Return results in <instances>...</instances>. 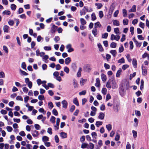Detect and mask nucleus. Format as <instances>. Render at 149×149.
<instances>
[{"label":"nucleus","mask_w":149,"mask_h":149,"mask_svg":"<svg viewBox=\"0 0 149 149\" xmlns=\"http://www.w3.org/2000/svg\"><path fill=\"white\" fill-rule=\"evenodd\" d=\"M106 86L107 88L109 89L112 88L113 89H114L118 87L116 81L114 80L108 81L107 82Z\"/></svg>","instance_id":"f257e3e1"},{"label":"nucleus","mask_w":149,"mask_h":149,"mask_svg":"<svg viewBox=\"0 0 149 149\" xmlns=\"http://www.w3.org/2000/svg\"><path fill=\"white\" fill-rule=\"evenodd\" d=\"M93 11V9L92 8H88V7L84 6L82 10L80 11V15L81 16L84 15H85L86 12H90L92 11Z\"/></svg>","instance_id":"f03ea898"},{"label":"nucleus","mask_w":149,"mask_h":149,"mask_svg":"<svg viewBox=\"0 0 149 149\" xmlns=\"http://www.w3.org/2000/svg\"><path fill=\"white\" fill-rule=\"evenodd\" d=\"M129 88V83L127 81L123 82V83L122 84L121 87H120V88L126 90L128 89Z\"/></svg>","instance_id":"7ed1b4c3"},{"label":"nucleus","mask_w":149,"mask_h":149,"mask_svg":"<svg viewBox=\"0 0 149 149\" xmlns=\"http://www.w3.org/2000/svg\"><path fill=\"white\" fill-rule=\"evenodd\" d=\"M120 37L119 35H115L113 34H112L111 36L110 39L111 40H115L117 41L119 40Z\"/></svg>","instance_id":"20e7f679"},{"label":"nucleus","mask_w":149,"mask_h":149,"mask_svg":"<svg viewBox=\"0 0 149 149\" xmlns=\"http://www.w3.org/2000/svg\"><path fill=\"white\" fill-rule=\"evenodd\" d=\"M66 47L68 52H71L74 50V49L72 47V45L71 44H69L67 45Z\"/></svg>","instance_id":"39448f33"},{"label":"nucleus","mask_w":149,"mask_h":149,"mask_svg":"<svg viewBox=\"0 0 149 149\" xmlns=\"http://www.w3.org/2000/svg\"><path fill=\"white\" fill-rule=\"evenodd\" d=\"M126 89L120 88L119 93L120 95L123 97L126 94Z\"/></svg>","instance_id":"423d86ee"},{"label":"nucleus","mask_w":149,"mask_h":149,"mask_svg":"<svg viewBox=\"0 0 149 149\" xmlns=\"http://www.w3.org/2000/svg\"><path fill=\"white\" fill-rule=\"evenodd\" d=\"M84 69L86 72H90L91 70L90 65L88 64L84 66Z\"/></svg>","instance_id":"0eeeda50"},{"label":"nucleus","mask_w":149,"mask_h":149,"mask_svg":"<svg viewBox=\"0 0 149 149\" xmlns=\"http://www.w3.org/2000/svg\"><path fill=\"white\" fill-rule=\"evenodd\" d=\"M61 103L63 105V108L66 109L67 108L68 103L66 100H63L61 102Z\"/></svg>","instance_id":"6e6552de"},{"label":"nucleus","mask_w":149,"mask_h":149,"mask_svg":"<svg viewBox=\"0 0 149 149\" xmlns=\"http://www.w3.org/2000/svg\"><path fill=\"white\" fill-rule=\"evenodd\" d=\"M133 40L135 44V45L136 46L138 47H140L141 45V42H139L136 40L135 39V37L134 38H133Z\"/></svg>","instance_id":"1a4fd4ad"},{"label":"nucleus","mask_w":149,"mask_h":149,"mask_svg":"<svg viewBox=\"0 0 149 149\" xmlns=\"http://www.w3.org/2000/svg\"><path fill=\"white\" fill-rule=\"evenodd\" d=\"M31 134L32 136L34 137H37L39 135L38 132L36 130L32 131Z\"/></svg>","instance_id":"9d476101"},{"label":"nucleus","mask_w":149,"mask_h":149,"mask_svg":"<svg viewBox=\"0 0 149 149\" xmlns=\"http://www.w3.org/2000/svg\"><path fill=\"white\" fill-rule=\"evenodd\" d=\"M105 115L104 113L102 112H100L99 113L98 118L99 119L103 120L104 118Z\"/></svg>","instance_id":"9b49d317"},{"label":"nucleus","mask_w":149,"mask_h":149,"mask_svg":"<svg viewBox=\"0 0 149 149\" xmlns=\"http://www.w3.org/2000/svg\"><path fill=\"white\" fill-rule=\"evenodd\" d=\"M136 6L135 5H134L132 6V8L128 10L129 12H135L136 11Z\"/></svg>","instance_id":"f8f14e48"},{"label":"nucleus","mask_w":149,"mask_h":149,"mask_svg":"<svg viewBox=\"0 0 149 149\" xmlns=\"http://www.w3.org/2000/svg\"><path fill=\"white\" fill-rule=\"evenodd\" d=\"M57 28V27L56 26L53 25L51 29V32L52 33H54L56 31Z\"/></svg>","instance_id":"ddd939ff"},{"label":"nucleus","mask_w":149,"mask_h":149,"mask_svg":"<svg viewBox=\"0 0 149 149\" xmlns=\"http://www.w3.org/2000/svg\"><path fill=\"white\" fill-rule=\"evenodd\" d=\"M95 85L97 87H99L100 86V80L99 78H97L96 79V83Z\"/></svg>","instance_id":"4468645a"},{"label":"nucleus","mask_w":149,"mask_h":149,"mask_svg":"<svg viewBox=\"0 0 149 149\" xmlns=\"http://www.w3.org/2000/svg\"><path fill=\"white\" fill-rule=\"evenodd\" d=\"M71 61V58L69 57L65 59V62L66 65H68Z\"/></svg>","instance_id":"2eb2a0df"},{"label":"nucleus","mask_w":149,"mask_h":149,"mask_svg":"<svg viewBox=\"0 0 149 149\" xmlns=\"http://www.w3.org/2000/svg\"><path fill=\"white\" fill-rule=\"evenodd\" d=\"M113 25L115 26H118L119 24V22L117 20L115 19L112 20Z\"/></svg>","instance_id":"dca6fc26"},{"label":"nucleus","mask_w":149,"mask_h":149,"mask_svg":"<svg viewBox=\"0 0 149 149\" xmlns=\"http://www.w3.org/2000/svg\"><path fill=\"white\" fill-rule=\"evenodd\" d=\"M82 71V69L81 68H79L77 72V75L78 77H80L81 75V72Z\"/></svg>","instance_id":"f3484780"},{"label":"nucleus","mask_w":149,"mask_h":149,"mask_svg":"<svg viewBox=\"0 0 149 149\" xmlns=\"http://www.w3.org/2000/svg\"><path fill=\"white\" fill-rule=\"evenodd\" d=\"M42 141L44 143L46 142L47 141H48L49 140V138L47 136H43L42 137Z\"/></svg>","instance_id":"a211bd4d"},{"label":"nucleus","mask_w":149,"mask_h":149,"mask_svg":"<svg viewBox=\"0 0 149 149\" xmlns=\"http://www.w3.org/2000/svg\"><path fill=\"white\" fill-rule=\"evenodd\" d=\"M88 143H83L81 144V148L82 149H84L86 148H88Z\"/></svg>","instance_id":"6ab92c4d"},{"label":"nucleus","mask_w":149,"mask_h":149,"mask_svg":"<svg viewBox=\"0 0 149 149\" xmlns=\"http://www.w3.org/2000/svg\"><path fill=\"white\" fill-rule=\"evenodd\" d=\"M110 52L114 57L116 56L117 54V52L115 50H111L110 51Z\"/></svg>","instance_id":"aec40b11"},{"label":"nucleus","mask_w":149,"mask_h":149,"mask_svg":"<svg viewBox=\"0 0 149 149\" xmlns=\"http://www.w3.org/2000/svg\"><path fill=\"white\" fill-rule=\"evenodd\" d=\"M60 136L62 138H65L67 137V134L66 133L62 132L60 133Z\"/></svg>","instance_id":"412c9836"},{"label":"nucleus","mask_w":149,"mask_h":149,"mask_svg":"<svg viewBox=\"0 0 149 149\" xmlns=\"http://www.w3.org/2000/svg\"><path fill=\"white\" fill-rule=\"evenodd\" d=\"M101 77L103 81H105L107 80V77L104 74L102 73L101 74Z\"/></svg>","instance_id":"4be33fe9"},{"label":"nucleus","mask_w":149,"mask_h":149,"mask_svg":"<svg viewBox=\"0 0 149 149\" xmlns=\"http://www.w3.org/2000/svg\"><path fill=\"white\" fill-rule=\"evenodd\" d=\"M49 58V56L47 55H45L42 57L43 61H44L45 63H47V61L46 60Z\"/></svg>","instance_id":"5701e85b"},{"label":"nucleus","mask_w":149,"mask_h":149,"mask_svg":"<svg viewBox=\"0 0 149 149\" xmlns=\"http://www.w3.org/2000/svg\"><path fill=\"white\" fill-rule=\"evenodd\" d=\"M101 27V25L100 22H98L95 23V28L96 29L97 27L100 28Z\"/></svg>","instance_id":"b1692460"},{"label":"nucleus","mask_w":149,"mask_h":149,"mask_svg":"<svg viewBox=\"0 0 149 149\" xmlns=\"http://www.w3.org/2000/svg\"><path fill=\"white\" fill-rule=\"evenodd\" d=\"M132 64L134 68H136L137 67V61L136 59L133 60Z\"/></svg>","instance_id":"393cba45"},{"label":"nucleus","mask_w":149,"mask_h":149,"mask_svg":"<svg viewBox=\"0 0 149 149\" xmlns=\"http://www.w3.org/2000/svg\"><path fill=\"white\" fill-rule=\"evenodd\" d=\"M92 33L94 36L95 37L97 34V30L96 29H94L92 31Z\"/></svg>","instance_id":"a878e982"},{"label":"nucleus","mask_w":149,"mask_h":149,"mask_svg":"<svg viewBox=\"0 0 149 149\" xmlns=\"http://www.w3.org/2000/svg\"><path fill=\"white\" fill-rule=\"evenodd\" d=\"M114 31L116 35H119L120 34V31L118 28H116L114 29Z\"/></svg>","instance_id":"bb28decb"},{"label":"nucleus","mask_w":149,"mask_h":149,"mask_svg":"<svg viewBox=\"0 0 149 149\" xmlns=\"http://www.w3.org/2000/svg\"><path fill=\"white\" fill-rule=\"evenodd\" d=\"M80 21L81 24L82 25H84L86 24V21L84 18H80Z\"/></svg>","instance_id":"cd10ccee"},{"label":"nucleus","mask_w":149,"mask_h":149,"mask_svg":"<svg viewBox=\"0 0 149 149\" xmlns=\"http://www.w3.org/2000/svg\"><path fill=\"white\" fill-rule=\"evenodd\" d=\"M106 127L108 131H110L112 129V125L109 124L106 126Z\"/></svg>","instance_id":"c85d7f7f"},{"label":"nucleus","mask_w":149,"mask_h":149,"mask_svg":"<svg viewBox=\"0 0 149 149\" xmlns=\"http://www.w3.org/2000/svg\"><path fill=\"white\" fill-rule=\"evenodd\" d=\"M121 72L122 70L121 68H120L117 72L116 75V77H119Z\"/></svg>","instance_id":"c756f323"},{"label":"nucleus","mask_w":149,"mask_h":149,"mask_svg":"<svg viewBox=\"0 0 149 149\" xmlns=\"http://www.w3.org/2000/svg\"><path fill=\"white\" fill-rule=\"evenodd\" d=\"M56 118L53 116H51L50 119V122L53 124H54L55 123Z\"/></svg>","instance_id":"7c9ffc66"},{"label":"nucleus","mask_w":149,"mask_h":149,"mask_svg":"<svg viewBox=\"0 0 149 149\" xmlns=\"http://www.w3.org/2000/svg\"><path fill=\"white\" fill-rule=\"evenodd\" d=\"M73 102L77 106H79V102L77 98H75L73 99Z\"/></svg>","instance_id":"2f4dec72"},{"label":"nucleus","mask_w":149,"mask_h":149,"mask_svg":"<svg viewBox=\"0 0 149 149\" xmlns=\"http://www.w3.org/2000/svg\"><path fill=\"white\" fill-rule=\"evenodd\" d=\"M9 26L6 25H5L3 26V31L5 32H8V31Z\"/></svg>","instance_id":"473e14b6"},{"label":"nucleus","mask_w":149,"mask_h":149,"mask_svg":"<svg viewBox=\"0 0 149 149\" xmlns=\"http://www.w3.org/2000/svg\"><path fill=\"white\" fill-rule=\"evenodd\" d=\"M87 80L83 79L82 78L81 79L80 83L81 85H83L86 81Z\"/></svg>","instance_id":"72a5a7b5"},{"label":"nucleus","mask_w":149,"mask_h":149,"mask_svg":"<svg viewBox=\"0 0 149 149\" xmlns=\"http://www.w3.org/2000/svg\"><path fill=\"white\" fill-rule=\"evenodd\" d=\"M116 43L114 42H112L110 44V47L112 48H115L116 47Z\"/></svg>","instance_id":"f704fd0d"},{"label":"nucleus","mask_w":149,"mask_h":149,"mask_svg":"<svg viewBox=\"0 0 149 149\" xmlns=\"http://www.w3.org/2000/svg\"><path fill=\"white\" fill-rule=\"evenodd\" d=\"M103 123L102 121H96L95 125L97 127H99L100 125H102Z\"/></svg>","instance_id":"c9c22d12"},{"label":"nucleus","mask_w":149,"mask_h":149,"mask_svg":"<svg viewBox=\"0 0 149 149\" xmlns=\"http://www.w3.org/2000/svg\"><path fill=\"white\" fill-rule=\"evenodd\" d=\"M19 71L21 72V74L22 75H23L26 76L28 75V74L27 73H26L24 71L22 70L21 69H19Z\"/></svg>","instance_id":"e433bc0d"},{"label":"nucleus","mask_w":149,"mask_h":149,"mask_svg":"<svg viewBox=\"0 0 149 149\" xmlns=\"http://www.w3.org/2000/svg\"><path fill=\"white\" fill-rule=\"evenodd\" d=\"M64 71L67 74H68L69 72V69L67 66L64 67L63 68Z\"/></svg>","instance_id":"4c0bfd02"},{"label":"nucleus","mask_w":149,"mask_h":149,"mask_svg":"<svg viewBox=\"0 0 149 149\" xmlns=\"http://www.w3.org/2000/svg\"><path fill=\"white\" fill-rule=\"evenodd\" d=\"M3 15H9L10 14V11L8 10H6L3 11L2 13Z\"/></svg>","instance_id":"58836bf2"},{"label":"nucleus","mask_w":149,"mask_h":149,"mask_svg":"<svg viewBox=\"0 0 149 149\" xmlns=\"http://www.w3.org/2000/svg\"><path fill=\"white\" fill-rule=\"evenodd\" d=\"M127 13L126 10L124 9L123 10V15L124 17H126L127 15Z\"/></svg>","instance_id":"ea45409f"},{"label":"nucleus","mask_w":149,"mask_h":149,"mask_svg":"<svg viewBox=\"0 0 149 149\" xmlns=\"http://www.w3.org/2000/svg\"><path fill=\"white\" fill-rule=\"evenodd\" d=\"M118 63H125V59L123 57L119 59L118 61Z\"/></svg>","instance_id":"a19ab883"},{"label":"nucleus","mask_w":149,"mask_h":149,"mask_svg":"<svg viewBox=\"0 0 149 149\" xmlns=\"http://www.w3.org/2000/svg\"><path fill=\"white\" fill-rule=\"evenodd\" d=\"M16 6L14 4H12L10 6V8L11 9H12V10H13L14 11L16 9Z\"/></svg>","instance_id":"79ce46f5"},{"label":"nucleus","mask_w":149,"mask_h":149,"mask_svg":"<svg viewBox=\"0 0 149 149\" xmlns=\"http://www.w3.org/2000/svg\"><path fill=\"white\" fill-rule=\"evenodd\" d=\"M107 92V89L105 88H103L102 90V93L104 95L106 94Z\"/></svg>","instance_id":"37998d69"},{"label":"nucleus","mask_w":149,"mask_h":149,"mask_svg":"<svg viewBox=\"0 0 149 149\" xmlns=\"http://www.w3.org/2000/svg\"><path fill=\"white\" fill-rule=\"evenodd\" d=\"M91 135L93 139H96L97 138V134L95 132H93L91 133Z\"/></svg>","instance_id":"c03bdc74"},{"label":"nucleus","mask_w":149,"mask_h":149,"mask_svg":"<svg viewBox=\"0 0 149 149\" xmlns=\"http://www.w3.org/2000/svg\"><path fill=\"white\" fill-rule=\"evenodd\" d=\"M21 67L24 70H26V65L25 63L24 62H23L22 63L21 65Z\"/></svg>","instance_id":"a18cd8bd"},{"label":"nucleus","mask_w":149,"mask_h":149,"mask_svg":"<svg viewBox=\"0 0 149 149\" xmlns=\"http://www.w3.org/2000/svg\"><path fill=\"white\" fill-rule=\"evenodd\" d=\"M95 5L97 6L98 9H100L102 6V5L101 3H96Z\"/></svg>","instance_id":"49530a36"},{"label":"nucleus","mask_w":149,"mask_h":149,"mask_svg":"<svg viewBox=\"0 0 149 149\" xmlns=\"http://www.w3.org/2000/svg\"><path fill=\"white\" fill-rule=\"evenodd\" d=\"M97 46L98 48H99V50L100 51L102 52L103 51V49L102 46L100 43L98 44Z\"/></svg>","instance_id":"de8ad7c7"},{"label":"nucleus","mask_w":149,"mask_h":149,"mask_svg":"<svg viewBox=\"0 0 149 149\" xmlns=\"http://www.w3.org/2000/svg\"><path fill=\"white\" fill-rule=\"evenodd\" d=\"M91 17L92 20L93 21L95 20L96 19L95 15L94 13H93L92 14Z\"/></svg>","instance_id":"09e8293b"},{"label":"nucleus","mask_w":149,"mask_h":149,"mask_svg":"<svg viewBox=\"0 0 149 149\" xmlns=\"http://www.w3.org/2000/svg\"><path fill=\"white\" fill-rule=\"evenodd\" d=\"M5 77V74L4 72L3 71L0 72V78H4Z\"/></svg>","instance_id":"8fccbe9b"},{"label":"nucleus","mask_w":149,"mask_h":149,"mask_svg":"<svg viewBox=\"0 0 149 149\" xmlns=\"http://www.w3.org/2000/svg\"><path fill=\"white\" fill-rule=\"evenodd\" d=\"M3 49L6 53L7 54L8 53V49L6 46H3Z\"/></svg>","instance_id":"3c124183"},{"label":"nucleus","mask_w":149,"mask_h":149,"mask_svg":"<svg viewBox=\"0 0 149 149\" xmlns=\"http://www.w3.org/2000/svg\"><path fill=\"white\" fill-rule=\"evenodd\" d=\"M124 49L123 46L122 45L119 48L118 51L120 53H121L123 52L124 51Z\"/></svg>","instance_id":"603ef678"},{"label":"nucleus","mask_w":149,"mask_h":149,"mask_svg":"<svg viewBox=\"0 0 149 149\" xmlns=\"http://www.w3.org/2000/svg\"><path fill=\"white\" fill-rule=\"evenodd\" d=\"M38 99L39 100H42L45 99V97L43 95H40L38 96Z\"/></svg>","instance_id":"864d4df0"},{"label":"nucleus","mask_w":149,"mask_h":149,"mask_svg":"<svg viewBox=\"0 0 149 149\" xmlns=\"http://www.w3.org/2000/svg\"><path fill=\"white\" fill-rule=\"evenodd\" d=\"M6 129L9 132H11L13 130L12 128L11 127L9 126H7L6 127Z\"/></svg>","instance_id":"5fc2aeb1"},{"label":"nucleus","mask_w":149,"mask_h":149,"mask_svg":"<svg viewBox=\"0 0 149 149\" xmlns=\"http://www.w3.org/2000/svg\"><path fill=\"white\" fill-rule=\"evenodd\" d=\"M73 85L74 88H77L78 86L77 82L75 79L73 80Z\"/></svg>","instance_id":"6e6d98bb"},{"label":"nucleus","mask_w":149,"mask_h":149,"mask_svg":"<svg viewBox=\"0 0 149 149\" xmlns=\"http://www.w3.org/2000/svg\"><path fill=\"white\" fill-rule=\"evenodd\" d=\"M44 49L46 51H50L51 50V48L50 46H45L44 47Z\"/></svg>","instance_id":"4d7b16f0"},{"label":"nucleus","mask_w":149,"mask_h":149,"mask_svg":"<svg viewBox=\"0 0 149 149\" xmlns=\"http://www.w3.org/2000/svg\"><path fill=\"white\" fill-rule=\"evenodd\" d=\"M143 84L144 81L143 80H141V86L140 87V89L141 90L143 88Z\"/></svg>","instance_id":"13d9d810"},{"label":"nucleus","mask_w":149,"mask_h":149,"mask_svg":"<svg viewBox=\"0 0 149 149\" xmlns=\"http://www.w3.org/2000/svg\"><path fill=\"white\" fill-rule=\"evenodd\" d=\"M99 17L100 18H102L104 16L103 11H100L99 12Z\"/></svg>","instance_id":"bf43d9fd"},{"label":"nucleus","mask_w":149,"mask_h":149,"mask_svg":"<svg viewBox=\"0 0 149 149\" xmlns=\"http://www.w3.org/2000/svg\"><path fill=\"white\" fill-rule=\"evenodd\" d=\"M108 33H105L102 35V38H107L108 36Z\"/></svg>","instance_id":"052dcab7"},{"label":"nucleus","mask_w":149,"mask_h":149,"mask_svg":"<svg viewBox=\"0 0 149 149\" xmlns=\"http://www.w3.org/2000/svg\"><path fill=\"white\" fill-rule=\"evenodd\" d=\"M129 67V66L128 65L125 64L123 65L122 67V68L123 70H125Z\"/></svg>","instance_id":"680f3d73"},{"label":"nucleus","mask_w":149,"mask_h":149,"mask_svg":"<svg viewBox=\"0 0 149 149\" xmlns=\"http://www.w3.org/2000/svg\"><path fill=\"white\" fill-rule=\"evenodd\" d=\"M61 68V67L59 64H57L56 66V69L57 70H60Z\"/></svg>","instance_id":"e2e57ef3"},{"label":"nucleus","mask_w":149,"mask_h":149,"mask_svg":"<svg viewBox=\"0 0 149 149\" xmlns=\"http://www.w3.org/2000/svg\"><path fill=\"white\" fill-rule=\"evenodd\" d=\"M132 133L133 134V136L134 138H136L137 136V132L134 130L132 131Z\"/></svg>","instance_id":"0e129e2a"},{"label":"nucleus","mask_w":149,"mask_h":149,"mask_svg":"<svg viewBox=\"0 0 149 149\" xmlns=\"http://www.w3.org/2000/svg\"><path fill=\"white\" fill-rule=\"evenodd\" d=\"M52 113L55 116H57L58 115V113L57 110L54 109L52 110Z\"/></svg>","instance_id":"69168bd1"},{"label":"nucleus","mask_w":149,"mask_h":149,"mask_svg":"<svg viewBox=\"0 0 149 149\" xmlns=\"http://www.w3.org/2000/svg\"><path fill=\"white\" fill-rule=\"evenodd\" d=\"M111 98V95L109 94H108L106 96V100L107 101Z\"/></svg>","instance_id":"338daca9"},{"label":"nucleus","mask_w":149,"mask_h":149,"mask_svg":"<svg viewBox=\"0 0 149 149\" xmlns=\"http://www.w3.org/2000/svg\"><path fill=\"white\" fill-rule=\"evenodd\" d=\"M48 105L49 107V108L51 109L53 107V104L51 102H50L48 103Z\"/></svg>","instance_id":"774afa93"}]
</instances>
